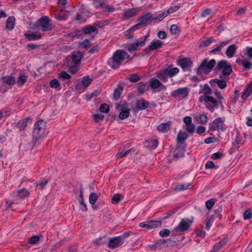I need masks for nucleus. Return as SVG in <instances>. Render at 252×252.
Instances as JSON below:
<instances>
[{
    "instance_id": "nucleus-4",
    "label": "nucleus",
    "mask_w": 252,
    "mask_h": 252,
    "mask_svg": "<svg viewBox=\"0 0 252 252\" xmlns=\"http://www.w3.org/2000/svg\"><path fill=\"white\" fill-rule=\"evenodd\" d=\"M130 236V232H125L118 237L110 238L108 243V247L111 249H116L122 246L124 243L127 242L126 239Z\"/></svg>"
},
{
    "instance_id": "nucleus-52",
    "label": "nucleus",
    "mask_w": 252,
    "mask_h": 252,
    "mask_svg": "<svg viewBox=\"0 0 252 252\" xmlns=\"http://www.w3.org/2000/svg\"><path fill=\"white\" fill-rule=\"evenodd\" d=\"M92 79L89 76H87L83 78L82 83L85 87H87L92 82Z\"/></svg>"
},
{
    "instance_id": "nucleus-38",
    "label": "nucleus",
    "mask_w": 252,
    "mask_h": 252,
    "mask_svg": "<svg viewBox=\"0 0 252 252\" xmlns=\"http://www.w3.org/2000/svg\"><path fill=\"white\" fill-rule=\"evenodd\" d=\"M122 91L123 87L121 86L119 87L118 88H116L114 90L113 93V97L115 100H117L120 98Z\"/></svg>"
},
{
    "instance_id": "nucleus-45",
    "label": "nucleus",
    "mask_w": 252,
    "mask_h": 252,
    "mask_svg": "<svg viewBox=\"0 0 252 252\" xmlns=\"http://www.w3.org/2000/svg\"><path fill=\"white\" fill-rule=\"evenodd\" d=\"M225 242L224 240H222L218 244L215 245L213 248V252H217L222 247V246L225 244Z\"/></svg>"
},
{
    "instance_id": "nucleus-24",
    "label": "nucleus",
    "mask_w": 252,
    "mask_h": 252,
    "mask_svg": "<svg viewBox=\"0 0 252 252\" xmlns=\"http://www.w3.org/2000/svg\"><path fill=\"white\" fill-rule=\"evenodd\" d=\"M82 31L86 34H91L92 32L94 33L95 34H97L98 33V30L96 26L94 25H89L84 27L82 29Z\"/></svg>"
},
{
    "instance_id": "nucleus-34",
    "label": "nucleus",
    "mask_w": 252,
    "mask_h": 252,
    "mask_svg": "<svg viewBox=\"0 0 252 252\" xmlns=\"http://www.w3.org/2000/svg\"><path fill=\"white\" fill-rule=\"evenodd\" d=\"M14 193L15 196H18L20 198L27 197L29 194L28 191L26 189L18 190Z\"/></svg>"
},
{
    "instance_id": "nucleus-10",
    "label": "nucleus",
    "mask_w": 252,
    "mask_h": 252,
    "mask_svg": "<svg viewBox=\"0 0 252 252\" xmlns=\"http://www.w3.org/2000/svg\"><path fill=\"white\" fill-rule=\"evenodd\" d=\"M206 99L207 101L206 107L210 111L213 112L215 109H217L219 104L221 105L222 109H223L224 106L222 101H218L211 96H206Z\"/></svg>"
},
{
    "instance_id": "nucleus-9",
    "label": "nucleus",
    "mask_w": 252,
    "mask_h": 252,
    "mask_svg": "<svg viewBox=\"0 0 252 252\" xmlns=\"http://www.w3.org/2000/svg\"><path fill=\"white\" fill-rule=\"evenodd\" d=\"M149 36L147 35L141 37L139 40H136L134 43H131L126 46V49L129 52H132L137 51L139 47H143L145 45V42Z\"/></svg>"
},
{
    "instance_id": "nucleus-6",
    "label": "nucleus",
    "mask_w": 252,
    "mask_h": 252,
    "mask_svg": "<svg viewBox=\"0 0 252 252\" xmlns=\"http://www.w3.org/2000/svg\"><path fill=\"white\" fill-rule=\"evenodd\" d=\"M193 218L191 219L188 218L182 219L178 226L173 230V232H183L187 231L190 228L193 223Z\"/></svg>"
},
{
    "instance_id": "nucleus-32",
    "label": "nucleus",
    "mask_w": 252,
    "mask_h": 252,
    "mask_svg": "<svg viewBox=\"0 0 252 252\" xmlns=\"http://www.w3.org/2000/svg\"><path fill=\"white\" fill-rule=\"evenodd\" d=\"M195 119L198 124H205L207 122L208 117L205 115L199 114L195 117Z\"/></svg>"
},
{
    "instance_id": "nucleus-33",
    "label": "nucleus",
    "mask_w": 252,
    "mask_h": 252,
    "mask_svg": "<svg viewBox=\"0 0 252 252\" xmlns=\"http://www.w3.org/2000/svg\"><path fill=\"white\" fill-rule=\"evenodd\" d=\"M29 119V118L24 119L19 121L16 124V126L19 128L20 131L24 130L25 128L27 126Z\"/></svg>"
},
{
    "instance_id": "nucleus-53",
    "label": "nucleus",
    "mask_w": 252,
    "mask_h": 252,
    "mask_svg": "<svg viewBox=\"0 0 252 252\" xmlns=\"http://www.w3.org/2000/svg\"><path fill=\"white\" fill-rule=\"evenodd\" d=\"M179 71V69L177 67H174L170 70H168V76L170 77L174 76Z\"/></svg>"
},
{
    "instance_id": "nucleus-29",
    "label": "nucleus",
    "mask_w": 252,
    "mask_h": 252,
    "mask_svg": "<svg viewBox=\"0 0 252 252\" xmlns=\"http://www.w3.org/2000/svg\"><path fill=\"white\" fill-rule=\"evenodd\" d=\"M188 135L182 131H180L177 138V142L178 144H182L184 141L187 139Z\"/></svg>"
},
{
    "instance_id": "nucleus-43",
    "label": "nucleus",
    "mask_w": 252,
    "mask_h": 252,
    "mask_svg": "<svg viewBox=\"0 0 252 252\" xmlns=\"http://www.w3.org/2000/svg\"><path fill=\"white\" fill-rule=\"evenodd\" d=\"M148 89V86L146 85L143 82H140L138 84V86L137 88V90L139 93L143 94L146 89Z\"/></svg>"
},
{
    "instance_id": "nucleus-55",
    "label": "nucleus",
    "mask_w": 252,
    "mask_h": 252,
    "mask_svg": "<svg viewBox=\"0 0 252 252\" xmlns=\"http://www.w3.org/2000/svg\"><path fill=\"white\" fill-rule=\"evenodd\" d=\"M215 199H210L208 200V201H207L206 202V203H205L206 208L210 210V209H211L213 207V206L215 204Z\"/></svg>"
},
{
    "instance_id": "nucleus-5",
    "label": "nucleus",
    "mask_w": 252,
    "mask_h": 252,
    "mask_svg": "<svg viewBox=\"0 0 252 252\" xmlns=\"http://www.w3.org/2000/svg\"><path fill=\"white\" fill-rule=\"evenodd\" d=\"M152 15L150 13H147L141 17H140L138 19L139 23L129 29L128 31L131 32V31H133L135 30L146 27L152 22Z\"/></svg>"
},
{
    "instance_id": "nucleus-36",
    "label": "nucleus",
    "mask_w": 252,
    "mask_h": 252,
    "mask_svg": "<svg viewBox=\"0 0 252 252\" xmlns=\"http://www.w3.org/2000/svg\"><path fill=\"white\" fill-rule=\"evenodd\" d=\"M214 41V39L211 37L210 38H208L206 40H202L201 41L199 44V47L203 48L206 47L210 45Z\"/></svg>"
},
{
    "instance_id": "nucleus-16",
    "label": "nucleus",
    "mask_w": 252,
    "mask_h": 252,
    "mask_svg": "<svg viewBox=\"0 0 252 252\" xmlns=\"http://www.w3.org/2000/svg\"><path fill=\"white\" fill-rule=\"evenodd\" d=\"M175 243V241H173L171 239H167L166 240L160 239L155 244L154 247L155 249L159 248L161 246L168 247L173 246Z\"/></svg>"
},
{
    "instance_id": "nucleus-12",
    "label": "nucleus",
    "mask_w": 252,
    "mask_h": 252,
    "mask_svg": "<svg viewBox=\"0 0 252 252\" xmlns=\"http://www.w3.org/2000/svg\"><path fill=\"white\" fill-rule=\"evenodd\" d=\"M139 226L146 229H152L160 227L161 221L160 220L155 221L150 220L141 222Z\"/></svg>"
},
{
    "instance_id": "nucleus-31",
    "label": "nucleus",
    "mask_w": 252,
    "mask_h": 252,
    "mask_svg": "<svg viewBox=\"0 0 252 252\" xmlns=\"http://www.w3.org/2000/svg\"><path fill=\"white\" fill-rule=\"evenodd\" d=\"M15 19L13 16H10L8 18L6 23V28L9 30H12L15 25Z\"/></svg>"
},
{
    "instance_id": "nucleus-61",
    "label": "nucleus",
    "mask_w": 252,
    "mask_h": 252,
    "mask_svg": "<svg viewBox=\"0 0 252 252\" xmlns=\"http://www.w3.org/2000/svg\"><path fill=\"white\" fill-rule=\"evenodd\" d=\"M170 31L172 34H177L179 32L177 25L173 24L170 27Z\"/></svg>"
},
{
    "instance_id": "nucleus-60",
    "label": "nucleus",
    "mask_w": 252,
    "mask_h": 252,
    "mask_svg": "<svg viewBox=\"0 0 252 252\" xmlns=\"http://www.w3.org/2000/svg\"><path fill=\"white\" fill-rule=\"evenodd\" d=\"M170 231L166 229H163L159 232V235L162 237H167L169 235Z\"/></svg>"
},
{
    "instance_id": "nucleus-13",
    "label": "nucleus",
    "mask_w": 252,
    "mask_h": 252,
    "mask_svg": "<svg viewBox=\"0 0 252 252\" xmlns=\"http://www.w3.org/2000/svg\"><path fill=\"white\" fill-rule=\"evenodd\" d=\"M163 42L159 40H155L152 41L150 44L144 49V52L146 55H150L151 51L155 50L162 47Z\"/></svg>"
},
{
    "instance_id": "nucleus-57",
    "label": "nucleus",
    "mask_w": 252,
    "mask_h": 252,
    "mask_svg": "<svg viewBox=\"0 0 252 252\" xmlns=\"http://www.w3.org/2000/svg\"><path fill=\"white\" fill-rule=\"evenodd\" d=\"M185 129L189 133H193L195 130V126L193 124L186 125Z\"/></svg>"
},
{
    "instance_id": "nucleus-51",
    "label": "nucleus",
    "mask_w": 252,
    "mask_h": 252,
    "mask_svg": "<svg viewBox=\"0 0 252 252\" xmlns=\"http://www.w3.org/2000/svg\"><path fill=\"white\" fill-rule=\"evenodd\" d=\"M99 111L102 113H107L109 111V106L107 104H102L99 107Z\"/></svg>"
},
{
    "instance_id": "nucleus-40",
    "label": "nucleus",
    "mask_w": 252,
    "mask_h": 252,
    "mask_svg": "<svg viewBox=\"0 0 252 252\" xmlns=\"http://www.w3.org/2000/svg\"><path fill=\"white\" fill-rule=\"evenodd\" d=\"M98 199L97 195L94 192H91L89 195V201L90 203L94 205Z\"/></svg>"
},
{
    "instance_id": "nucleus-1",
    "label": "nucleus",
    "mask_w": 252,
    "mask_h": 252,
    "mask_svg": "<svg viewBox=\"0 0 252 252\" xmlns=\"http://www.w3.org/2000/svg\"><path fill=\"white\" fill-rule=\"evenodd\" d=\"M129 55L123 50H117L113 54L112 58L107 61L108 64L113 69H117L121 65L122 63L126 58H128Z\"/></svg>"
},
{
    "instance_id": "nucleus-62",
    "label": "nucleus",
    "mask_w": 252,
    "mask_h": 252,
    "mask_svg": "<svg viewBox=\"0 0 252 252\" xmlns=\"http://www.w3.org/2000/svg\"><path fill=\"white\" fill-rule=\"evenodd\" d=\"M80 208L81 210L83 212H86L88 210L87 205L84 202L83 199H82L79 201Z\"/></svg>"
},
{
    "instance_id": "nucleus-63",
    "label": "nucleus",
    "mask_w": 252,
    "mask_h": 252,
    "mask_svg": "<svg viewBox=\"0 0 252 252\" xmlns=\"http://www.w3.org/2000/svg\"><path fill=\"white\" fill-rule=\"evenodd\" d=\"M123 196L121 194H115L112 197V201L116 203H118L122 199Z\"/></svg>"
},
{
    "instance_id": "nucleus-35",
    "label": "nucleus",
    "mask_w": 252,
    "mask_h": 252,
    "mask_svg": "<svg viewBox=\"0 0 252 252\" xmlns=\"http://www.w3.org/2000/svg\"><path fill=\"white\" fill-rule=\"evenodd\" d=\"M170 124L169 123H162L158 127V130L162 132H166L170 129Z\"/></svg>"
},
{
    "instance_id": "nucleus-59",
    "label": "nucleus",
    "mask_w": 252,
    "mask_h": 252,
    "mask_svg": "<svg viewBox=\"0 0 252 252\" xmlns=\"http://www.w3.org/2000/svg\"><path fill=\"white\" fill-rule=\"evenodd\" d=\"M244 220H249L252 218V211L250 209H247L243 214Z\"/></svg>"
},
{
    "instance_id": "nucleus-23",
    "label": "nucleus",
    "mask_w": 252,
    "mask_h": 252,
    "mask_svg": "<svg viewBox=\"0 0 252 252\" xmlns=\"http://www.w3.org/2000/svg\"><path fill=\"white\" fill-rule=\"evenodd\" d=\"M220 79H214L213 80H211L210 81V83L211 84H213V83L217 84L218 85V86L220 89H224L227 85L226 82L224 80H222V76H220Z\"/></svg>"
},
{
    "instance_id": "nucleus-8",
    "label": "nucleus",
    "mask_w": 252,
    "mask_h": 252,
    "mask_svg": "<svg viewBox=\"0 0 252 252\" xmlns=\"http://www.w3.org/2000/svg\"><path fill=\"white\" fill-rule=\"evenodd\" d=\"M38 23L43 32L50 31L55 28V26L51 22V20L47 16H43L39 18Z\"/></svg>"
},
{
    "instance_id": "nucleus-28",
    "label": "nucleus",
    "mask_w": 252,
    "mask_h": 252,
    "mask_svg": "<svg viewBox=\"0 0 252 252\" xmlns=\"http://www.w3.org/2000/svg\"><path fill=\"white\" fill-rule=\"evenodd\" d=\"M158 141L157 139L148 140L146 141V147L150 150H155L158 147Z\"/></svg>"
},
{
    "instance_id": "nucleus-26",
    "label": "nucleus",
    "mask_w": 252,
    "mask_h": 252,
    "mask_svg": "<svg viewBox=\"0 0 252 252\" xmlns=\"http://www.w3.org/2000/svg\"><path fill=\"white\" fill-rule=\"evenodd\" d=\"M83 58V54L81 52L79 51H74L73 52L71 58L72 60V61L75 63L77 64L79 63L81 59Z\"/></svg>"
},
{
    "instance_id": "nucleus-22",
    "label": "nucleus",
    "mask_w": 252,
    "mask_h": 252,
    "mask_svg": "<svg viewBox=\"0 0 252 252\" xmlns=\"http://www.w3.org/2000/svg\"><path fill=\"white\" fill-rule=\"evenodd\" d=\"M138 11L139 9L138 8L129 9L124 12V17L125 19H129L135 16Z\"/></svg>"
},
{
    "instance_id": "nucleus-50",
    "label": "nucleus",
    "mask_w": 252,
    "mask_h": 252,
    "mask_svg": "<svg viewBox=\"0 0 252 252\" xmlns=\"http://www.w3.org/2000/svg\"><path fill=\"white\" fill-rule=\"evenodd\" d=\"M190 186V184H180L177 185L174 189L175 190L187 189Z\"/></svg>"
},
{
    "instance_id": "nucleus-48",
    "label": "nucleus",
    "mask_w": 252,
    "mask_h": 252,
    "mask_svg": "<svg viewBox=\"0 0 252 252\" xmlns=\"http://www.w3.org/2000/svg\"><path fill=\"white\" fill-rule=\"evenodd\" d=\"M168 13L166 11H163L161 14H159L158 16L153 18V20L157 22L161 21L164 18L168 15Z\"/></svg>"
},
{
    "instance_id": "nucleus-54",
    "label": "nucleus",
    "mask_w": 252,
    "mask_h": 252,
    "mask_svg": "<svg viewBox=\"0 0 252 252\" xmlns=\"http://www.w3.org/2000/svg\"><path fill=\"white\" fill-rule=\"evenodd\" d=\"M60 85L59 81L56 79L52 80L49 83V85L51 88L56 89L59 87Z\"/></svg>"
},
{
    "instance_id": "nucleus-30",
    "label": "nucleus",
    "mask_w": 252,
    "mask_h": 252,
    "mask_svg": "<svg viewBox=\"0 0 252 252\" xmlns=\"http://www.w3.org/2000/svg\"><path fill=\"white\" fill-rule=\"evenodd\" d=\"M116 107L118 111H130L127 103L125 101H121L116 105Z\"/></svg>"
},
{
    "instance_id": "nucleus-37",
    "label": "nucleus",
    "mask_w": 252,
    "mask_h": 252,
    "mask_svg": "<svg viewBox=\"0 0 252 252\" xmlns=\"http://www.w3.org/2000/svg\"><path fill=\"white\" fill-rule=\"evenodd\" d=\"M252 92V81L249 84L245 91L243 93L242 98L244 99L247 98Z\"/></svg>"
},
{
    "instance_id": "nucleus-17",
    "label": "nucleus",
    "mask_w": 252,
    "mask_h": 252,
    "mask_svg": "<svg viewBox=\"0 0 252 252\" xmlns=\"http://www.w3.org/2000/svg\"><path fill=\"white\" fill-rule=\"evenodd\" d=\"M150 86L153 89H156L159 88L160 90H164L166 89L165 85H163L159 81L157 78H152L149 80Z\"/></svg>"
},
{
    "instance_id": "nucleus-20",
    "label": "nucleus",
    "mask_w": 252,
    "mask_h": 252,
    "mask_svg": "<svg viewBox=\"0 0 252 252\" xmlns=\"http://www.w3.org/2000/svg\"><path fill=\"white\" fill-rule=\"evenodd\" d=\"M149 103L148 101L141 99L137 100L135 108L137 110H143L146 109L149 106Z\"/></svg>"
},
{
    "instance_id": "nucleus-64",
    "label": "nucleus",
    "mask_w": 252,
    "mask_h": 252,
    "mask_svg": "<svg viewBox=\"0 0 252 252\" xmlns=\"http://www.w3.org/2000/svg\"><path fill=\"white\" fill-rule=\"evenodd\" d=\"M39 240V237L37 236H32L29 241V243L32 244H36Z\"/></svg>"
},
{
    "instance_id": "nucleus-7",
    "label": "nucleus",
    "mask_w": 252,
    "mask_h": 252,
    "mask_svg": "<svg viewBox=\"0 0 252 252\" xmlns=\"http://www.w3.org/2000/svg\"><path fill=\"white\" fill-rule=\"evenodd\" d=\"M216 69L221 70L222 73L224 76H228L232 72L231 64L224 60H221L217 63Z\"/></svg>"
},
{
    "instance_id": "nucleus-47",
    "label": "nucleus",
    "mask_w": 252,
    "mask_h": 252,
    "mask_svg": "<svg viewBox=\"0 0 252 252\" xmlns=\"http://www.w3.org/2000/svg\"><path fill=\"white\" fill-rule=\"evenodd\" d=\"M99 94H100V92L99 91L95 90L92 93H91L90 94H86V96H85V98L87 100L89 101L93 97L98 95Z\"/></svg>"
},
{
    "instance_id": "nucleus-39",
    "label": "nucleus",
    "mask_w": 252,
    "mask_h": 252,
    "mask_svg": "<svg viewBox=\"0 0 252 252\" xmlns=\"http://www.w3.org/2000/svg\"><path fill=\"white\" fill-rule=\"evenodd\" d=\"M25 36L29 40H33L40 39L41 37V35L40 34H30L26 33L25 34Z\"/></svg>"
},
{
    "instance_id": "nucleus-15",
    "label": "nucleus",
    "mask_w": 252,
    "mask_h": 252,
    "mask_svg": "<svg viewBox=\"0 0 252 252\" xmlns=\"http://www.w3.org/2000/svg\"><path fill=\"white\" fill-rule=\"evenodd\" d=\"M93 4L95 8L101 7L108 12H113L115 8L104 3V0H93Z\"/></svg>"
},
{
    "instance_id": "nucleus-3",
    "label": "nucleus",
    "mask_w": 252,
    "mask_h": 252,
    "mask_svg": "<svg viewBox=\"0 0 252 252\" xmlns=\"http://www.w3.org/2000/svg\"><path fill=\"white\" fill-rule=\"evenodd\" d=\"M216 64V62L214 59L210 61L207 59L203 60L197 68V75H207L211 72Z\"/></svg>"
},
{
    "instance_id": "nucleus-49",
    "label": "nucleus",
    "mask_w": 252,
    "mask_h": 252,
    "mask_svg": "<svg viewBox=\"0 0 252 252\" xmlns=\"http://www.w3.org/2000/svg\"><path fill=\"white\" fill-rule=\"evenodd\" d=\"M92 46L90 41L88 39H85L82 42L79 43V46L84 49H88Z\"/></svg>"
},
{
    "instance_id": "nucleus-25",
    "label": "nucleus",
    "mask_w": 252,
    "mask_h": 252,
    "mask_svg": "<svg viewBox=\"0 0 252 252\" xmlns=\"http://www.w3.org/2000/svg\"><path fill=\"white\" fill-rule=\"evenodd\" d=\"M237 48L235 44H232L228 47L226 51V56L229 58H232L234 56Z\"/></svg>"
},
{
    "instance_id": "nucleus-14",
    "label": "nucleus",
    "mask_w": 252,
    "mask_h": 252,
    "mask_svg": "<svg viewBox=\"0 0 252 252\" xmlns=\"http://www.w3.org/2000/svg\"><path fill=\"white\" fill-rule=\"evenodd\" d=\"M189 90L187 87L181 88L173 91L171 93V96L173 97H186L189 93Z\"/></svg>"
},
{
    "instance_id": "nucleus-44",
    "label": "nucleus",
    "mask_w": 252,
    "mask_h": 252,
    "mask_svg": "<svg viewBox=\"0 0 252 252\" xmlns=\"http://www.w3.org/2000/svg\"><path fill=\"white\" fill-rule=\"evenodd\" d=\"M214 220V216H211L210 218H209V216L207 215L206 218V226L205 228L207 230H209L211 226H212V224Z\"/></svg>"
},
{
    "instance_id": "nucleus-19",
    "label": "nucleus",
    "mask_w": 252,
    "mask_h": 252,
    "mask_svg": "<svg viewBox=\"0 0 252 252\" xmlns=\"http://www.w3.org/2000/svg\"><path fill=\"white\" fill-rule=\"evenodd\" d=\"M185 149L181 145H177L176 149L174 150L173 158H179L183 157Z\"/></svg>"
},
{
    "instance_id": "nucleus-41",
    "label": "nucleus",
    "mask_w": 252,
    "mask_h": 252,
    "mask_svg": "<svg viewBox=\"0 0 252 252\" xmlns=\"http://www.w3.org/2000/svg\"><path fill=\"white\" fill-rule=\"evenodd\" d=\"M203 93L204 95L206 96H209L210 94H212V89L208 86L207 84H205L203 88Z\"/></svg>"
},
{
    "instance_id": "nucleus-18",
    "label": "nucleus",
    "mask_w": 252,
    "mask_h": 252,
    "mask_svg": "<svg viewBox=\"0 0 252 252\" xmlns=\"http://www.w3.org/2000/svg\"><path fill=\"white\" fill-rule=\"evenodd\" d=\"M178 65L184 70L188 69L192 65V62L188 58H183L178 61Z\"/></svg>"
},
{
    "instance_id": "nucleus-21",
    "label": "nucleus",
    "mask_w": 252,
    "mask_h": 252,
    "mask_svg": "<svg viewBox=\"0 0 252 252\" xmlns=\"http://www.w3.org/2000/svg\"><path fill=\"white\" fill-rule=\"evenodd\" d=\"M1 81H2L3 85L6 84L8 85L9 87H11L15 84L16 82L15 78L10 76L2 77L1 78Z\"/></svg>"
},
{
    "instance_id": "nucleus-58",
    "label": "nucleus",
    "mask_w": 252,
    "mask_h": 252,
    "mask_svg": "<svg viewBox=\"0 0 252 252\" xmlns=\"http://www.w3.org/2000/svg\"><path fill=\"white\" fill-rule=\"evenodd\" d=\"M128 79L131 82L134 83L139 81L140 78L137 74H133L130 75Z\"/></svg>"
},
{
    "instance_id": "nucleus-42",
    "label": "nucleus",
    "mask_w": 252,
    "mask_h": 252,
    "mask_svg": "<svg viewBox=\"0 0 252 252\" xmlns=\"http://www.w3.org/2000/svg\"><path fill=\"white\" fill-rule=\"evenodd\" d=\"M27 80V77L25 75H20L17 79V83L19 86L23 85Z\"/></svg>"
},
{
    "instance_id": "nucleus-56",
    "label": "nucleus",
    "mask_w": 252,
    "mask_h": 252,
    "mask_svg": "<svg viewBox=\"0 0 252 252\" xmlns=\"http://www.w3.org/2000/svg\"><path fill=\"white\" fill-rule=\"evenodd\" d=\"M103 119L104 115L100 114H96L93 116V119L96 123H98L99 121L103 120Z\"/></svg>"
},
{
    "instance_id": "nucleus-2",
    "label": "nucleus",
    "mask_w": 252,
    "mask_h": 252,
    "mask_svg": "<svg viewBox=\"0 0 252 252\" xmlns=\"http://www.w3.org/2000/svg\"><path fill=\"white\" fill-rule=\"evenodd\" d=\"M45 129L46 123L42 120L38 121L34 124L32 132V141L34 145L38 144V141L44 137Z\"/></svg>"
},
{
    "instance_id": "nucleus-27",
    "label": "nucleus",
    "mask_w": 252,
    "mask_h": 252,
    "mask_svg": "<svg viewBox=\"0 0 252 252\" xmlns=\"http://www.w3.org/2000/svg\"><path fill=\"white\" fill-rule=\"evenodd\" d=\"M157 77L163 82H166L168 76V69H164L159 71L157 74Z\"/></svg>"
},
{
    "instance_id": "nucleus-11",
    "label": "nucleus",
    "mask_w": 252,
    "mask_h": 252,
    "mask_svg": "<svg viewBox=\"0 0 252 252\" xmlns=\"http://www.w3.org/2000/svg\"><path fill=\"white\" fill-rule=\"evenodd\" d=\"M224 123L221 118H218L209 124V128L212 131L221 130L223 131L225 130Z\"/></svg>"
},
{
    "instance_id": "nucleus-46",
    "label": "nucleus",
    "mask_w": 252,
    "mask_h": 252,
    "mask_svg": "<svg viewBox=\"0 0 252 252\" xmlns=\"http://www.w3.org/2000/svg\"><path fill=\"white\" fill-rule=\"evenodd\" d=\"M119 118L121 120H124L128 118L130 115V111H120Z\"/></svg>"
}]
</instances>
